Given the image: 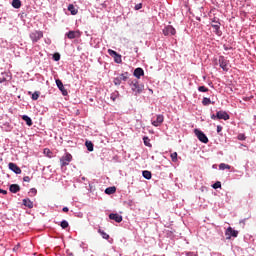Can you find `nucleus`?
<instances>
[{"instance_id":"f257e3e1","label":"nucleus","mask_w":256,"mask_h":256,"mask_svg":"<svg viewBox=\"0 0 256 256\" xmlns=\"http://www.w3.org/2000/svg\"><path fill=\"white\" fill-rule=\"evenodd\" d=\"M128 83L131 91H133L135 95H141V93L145 91V85L139 83V80H129Z\"/></svg>"},{"instance_id":"f03ea898","label":"nucleus","mask_w":256,"mask_h":256,"mask_svg":"<svg viewBox=\"0 0 256 256\" xmlns=\"http://www.w3.org/2000/svg\"><path fill=\"white\" fill-rule=\"evenodd\" d=\"M71 161H73V155L66 152L65 155L60 158V165L61 167H67Z\"/></svg>"},{"instance_id":"7ed1b4c3","label":"nucleus","mask_w":256,"mask_h":256,"mask_svg":"<svg viewBox=\"0 0 256 256\" xmlns=\"http://www.w3.org/2000/svg\"><path fill=\"white\" fill-rule=\"evenodd\" d=\"M211 27H213L214 33L218 37H221V35H223V32H221V22H219V20H216V19L212 20Z\"/></svg>"},{"instance_id":"20e7f679","label":"nucleus","mask_w":256,"mask_h":256,"mask_svg":"<svg viewBox=\"0 0 256 256\" xmlns=\"http://www.w3.org/2000/svg\"><path fill=\"white\" fill-rule=\"evenodd\" d=\"M127 79H129V72H124L122 74H120V76L114 78L113 83L116 86L121 85L122 81H127Z\"/></svg>"},{"instance_id":"39448f33","label":"nucleus","mask_w":256,"mask_h":256,"mask_svg":"<svg viewBox=\"0 0 256 256\" xmlns=\"http://www.w3.org/2000/svg\"><path fill=\"white\" fill-rule=\"evenodd\" d=\"M30 39L33 43H37L41 39H43V32L42 31H33L30 33Z\"/></svg>"},{"instance_id":"423d86ee","label":"nucleus","mask_w":256,"mask_h":256,"mask_svg":"<svg viewBox=\"0 0 256 256\" xmlns=\"http://www.w3.org/2000/svg\"><path fill=\"white\" fill-rule=\"evenodd\" d=\"M194 133H195L197 139H199V141H201V143H209V138H207V135H205V133H203V131H201L199 129H195Z\"/></svg>"},{"instance_id":"0eeeda50","label":"nucleus","mask_w":256,"mask_h":256,"mask_svg":"<svg viewBox=\"0 0 256 256\" xmlns=\"http://www.w3.org/2000/svg\"><path fill=\"white\" fill-rule=\"evenodd\" d=\"M218 63L223 71H229V60H227L224 56L219 57Z\"/></svg>"},{"instance_id":"6e6552de","label":"nucleus","mask_w":256,"mask_h":256,"mask_svg":"<svg viewBox=\"0 0 256 256\" xmlns=\"http://www.w3.org/2000/svg\"><path fill=\"white\" fill-rule=\"evenodd\" d=\"M226 239H231V237H237L239 235V231L234 230L232 227H228L225 231Z\"/></svg>"},{"instance_id":"1a4fd4ad","label":"nucleus","mask_w":256,"mask_h":256,"mask_svg":"<svg viewBox=\"0 0 256 256\" xmlns=\"http://www.w3.org/2000/svg\"><path fill=\"white\" fill-rule=\"evenodd\" d=\"M163 121H165V117L163 115H157L156 120L152 121V125L154 127H161L163 124Z\"/></svg>"},{"instance_id":"9d476101","label":"nucleus","mask_w":256,"mask_h":256,"mask_svg":"<svg viewBox=\"0 0 256 256\" xmlns=\"http://www.w3.org/2000/svg\"><path fill=\"white\" fill-rule=\"evenodd\" d=\"M8 167H9L10 171H13V173H16V175H21V168L19 166H17V164L10 162L8 164Z\"/></svg>"},{"instance_id":"9b49d317","label":"nucleus","mask_w":256,"mask_h":256,"mask_svg":"<svg viewBox=\"0 0 256 256\" xmlns=\"http://www.w3.org/2000/svg\"><path fill=\"white\" fill-rule=\"evenodd\" d=\"M175 33H177V31L174 29L173 26L169 25V26H166L164 29H163V34L165 36H169V35H175Z\"/></svg>"},{"instance_id":"f8f14e48","label":"nucleus","mask_w":256,"mask_h":256,"mask_svg":"<svg viewBox=\"0 0 256 256\" xmlns=\"http://www.w3.org/2000/svg\"><path fill=\"white\" fill-rule=\"evenodd\" d=\"M56 85H57L58 89H60L62 95H64V96L68 95L67 89H65V86H63V82L60 79L56 80Z\"/></svg>"},{"instance_id":"ddd939ff","label":"nucleus","mask_w":256,"mask_h":256,"mask_svg":"<svg viewBox=\"0 0 256 256\" xmlns=\"http://www.w3.org/2000/svg\"><path fill=\"white\" fill-rule=\"evenodd\" d=\"M109 219H111L112 221H115L116 223H121V221H123V216L117 213H111L109 214Z\"/></svg>"},{"instance_id":"4468645a","label":"nucleus","mask_w":256,"mask_h":256,"mask_svg":"<svg viewBox=\"0 0 256 256\" xmlns=\"http://www.w3.org/2000/svg\"><path fill=\"white\" fill-rule=\"evenodd\" d=\"M217 119H223L224 121H229L230 116L225 111H218L217 112Z\"/></svg>"},{"instance_id":"2eb2a0df","label":"nucleus","mask_w":256,"mask_h":256,"mask_svg":"<svg viewBox=\"0 0 256 256\" xmlns=\"http://www.w3.org/2000/svg\"><path fill=\"white\" fill-rule=\"evenodd\" d=\"M143 75H145V71L143 70V68H136L134 70V77H136L137 79H141Z\"/></svg>"},{"instance_id":"dca6fc26","label":"nucleus","mask_w":256,"mask_h":256,"mask_svg":"<svg viewBox=\"0 0 256 256\" xmlns=\"http://www.w3.org/2000/svg\"><path fill=\"white\" fill-rule=\"evenodd\" d=\"M81 34L79 33V31H69L66 36L68 37V39H75L77 37H79Z\"/></svg>"},{"instance_id":"f3484780","label":"nucleus","mask_w":256,"mask_h":256,"mask_svg":"<svg viewBox=\"0 0 256 256\" xmlns=\"http://www.w3.org/2000/svg\"><path fill=\"white\" fill-rule=\"evenodd\" d=\"M22 203L25 207H28V209H33V201H31L29 198L23 199Z\"/></svg>"},{"instance_id":"a211bd4d","label":"nucleus","mask_w":256,"mask_h":256,"mask_svg":"<svg viewBox=\"0 0 256 256\" xmlns=\"http://www.w3.org/2000/svg\"><path fill=\"white\" fill-rule=\"evenodd\" d=\"M9 189L11 193H19V191H21V187L18 184L10 185Z\"/></svg>"},{"instance_id":"6ab92c4d","label":"nucleus","mask_w":256,"mask_h":256,"mask_svg":"<svg viewBox=\"0 0 256 256\" xmlns=\"http://www.w3.org/2000/svg\"><path fill=\"white\" fill-rule=\"evenodd\" d=\"M22 119L26 122V125H28V127H31V125H33V120H31L29 116L23 115Z\"/></svg>"},{"instance_id":"aec40b11","label":"nucleus","mask_w":256,"mask_h":256,"mask_svg":"<svg viewBox=\"0 0 256 256\" xmlns=\"http://www.w3.org/2000/svg\"><path fill=\"white\" fill-rule=\"evenodd\" d=\"M117 191V188L115 186L108 187L105 189L106 195H113Z\"/></svg>"},{"instance_id":"412c9836","label":"nucleus","mask_w":256,"mask_h":256,"mask_svg":"<svg viewBox=\"0 0 256 256\" xmlns=\"http://www.w3.org/2000/svg\"><path fill=\"white\" fill-rule=\"evenodd\" d=\"M214 105L215 102H211V99L210 98H207V97H204L203 100H202V105H204V107H207V105Z\"/></svg>"},{"instance_id":"4be33fe9","label":"nucleus","mask_w":256,"mask_h":256,"mask_svg":"<svg viewBox=\"0 0 256 256\" xmlns=\"http://www.w3.org/2000/svg\"><path fill=\"white\" fill-rule=\"evenodd\" d=\"M12 7H14V9H21V0H13Z\"/></svg>"},{"instance_id":"5701e85b","label":"nucleus","mask_w":256,"mask_h":256,"mask_svg":"<svg viewBox=\"0 0 256 256\" xmlns=\"http://www.w3.org/2000/svg\"><path fill=\"white\" fill-rule=\"evenodd\" d=\"M68 11H70L71 15H77L78 11L75 9L73 4L68 5Z\"/></svg>"},{"instance_id":"b1692460","label":"nucleus","mask_w":256,"mask_h":256,"mask_svg":"<svg viewBox=\"0 0 256 256\" xmlns=\"http://www.w3.org/2000/svg\"><path fill=\"white\" fill-rule=\"evenodd\" d=\"M142 175H143L144 179H148V180L151 179V177H152L151 171H149V170H144L142 172Z\"/></svg>"},{"instance_id":"393cba45","label":"nucleus","mask_w":256,"mask_h":256,"mask_svg":"<svg viewBox=\"0 0 256 256\" xmlns=\"http://www.w3.org/2000/svg\"><path fill=\"white\" fill-rule=\"evenodd\" d=\"M44 155H46V157H49V159H51L53 157V152L49 150V148H45Z\"/></svg>"},{"instance_id":"a878e982","label":"nucleus","mask_w":256,"mask_h":256,"mask_svg":"<svg viewBox=\"0 0 256 256\" xmlns=\"http://www.w3.org/2000/svg\"><path fill=\"white\" fill-rule=\"evenodd\" d=\"M143 141L146 147H151V142H150L151 140L149 139V137L144 136Z\"/></svg>"},{"instance_id":"bb28decb","label":"nucleus","mask_w":256,"mask_h":256,"mask_svg":"<svg viewBox=\"0 0 256 256\" xmlns=\"http://www.w3.org/2000/svg\"><path fill=\"white\" fill-rule=\"evenodd\" d=\"M98 233H100V235H101V237H102L103 239H109V234H107L105 231L99 229V230H98Z\"/></svg>"},{"instance_id":"cd10ccee","label":"nucleus","mask_w":256,"mask_h":256,"mask_svg":"<svg viewBox=\"0 0 256 256\" xmlns=\"http://www.w3.org/2000/svg\"><path fill=\"white\" fill-rule=\"evenodd\" d=\"M219 169H221L222 171H225V169H231V166L225 163H221L219 165Z\"/></svg>"},{"instance_id":"c85d7f7f","label":"nucleus","mask_w":256,"mask_h":256,"mask_svg":"<svg viewBox=\"0 0 256 256\" xmlns=\"http://www.w3.org/2000/svg\"><path fill=\"white\" fill-rule=\"evenodd\" d=\"M85 145H86L88 151H93V142L86 141Z\"/></svg>"},{"instance_id":"c756f323","label":"nucleus","mask_w":256,"mask_h":256,"mask_svg":"<svg viewBox=\"0 0 256 256\" xmlns=\"http://www.w3.org/2000/svg\"><path fill=\"white\" fill-rule=\"evenodd\" d=\"M115 63H122L123 60L121 59V55L118 53L114 56Z\"/></svg>"},{"instance_id":"7c9ffc66","label":"nucleus","mask_w":256,"mask_h":256,"mask_svg":"<svg viewBox=\"0 0 256 256\" xmlns=\"http://www.w3.org/2000/svg\"><path fill=\"white\" fill-rule=\"evenodd\" d=\"M39 95H41V92L36 91L32 94V99L33 101H37V99H39Z\"/></svg>"},{"instance_id":"2f4dec72","label":"nucleus","mask_w":256,"mask_h":256,"mask_svg":"<svg viewBox=\"0 0 256 256\" xmlns=\"http://www.w3.org/2000/svg\"><path fill=\"white\" fill-rule=\"evenodd\" d=\"M198 91H200L201 93H207V91H209V88L205 86H199Z\"/></svg>"},{"instance_id":"473e14b6","label":"nucleus","mask_w":256,"mask_h":256,"mask_svg":"<svg viewBox=\"0 0 256 256\" xmlns=\"http://www.w3.org/2000/svg\"><path fill=\"white\" fill-rule=\"evenodd\" d=\"M60 225L62 229H67V227H69V222H67V220H63Z\"/></svg>"},{"instance_id":"72a5a7b5","label":"nucleus","mask_w":256,"mask_h":256,"mask_svg":"<svg viewBox=\"0 0 256 256\" xmlns=\"http://www.w3.org/2000/svg\"><path fill=\"white\" fill-rule=\"evenodd\" d=\"M173 163H177V152H173L171 155H170Z\"/></svg>"},{"instance_id":"f704fd0d","label":"nucleus","mask_w":256,"mask_h":256,"mask_svg":"<svg viewBox=\"0 0 256 256\" xmlns=\"http://www.w3.org/2000/svg\"><path fill=\"white\" fill-rule=\"evenodd\" d=\"M213 189H221V182L220 181H217L216 183H214L212 185Z\"/></svg>"},{"instance_id":"c9c22d12","label":"nucleus","mask_w":256,"mask_h":256,"mask_svg":"<svg viewBox=\"0 0 256 256\" xmlns=\"http://www.w3.org/2000/svg\"><path fill=\"white\" fill-rule=\"evenodd\" d=\"M53 59H54V61H60V59H61V54L55 53V54L53 55Z\"/></svg>"},{"instance_id":"e433bc0d","label":"nucleus","mask_w":256,"mask_h":256,"mask_svg":"<svg viewBox=\"0 0 256 256\" xmlns=\"http://www.w3.org/2000/svg\"><path fill=\"white\" fill-rule=\"evenodd\" d=\"M108 54H109L111 57H114V56L117 55L118 53L115 52L114 50L108 49Z\"/></svg>"},{"instance_id":"4c0bfd02","label":"nucleus","mask_w":256,"mask_h":256,"mask_svg":"<svg viewBox=\"0 0 256 256\" xmlns=\"http://www.w3.org/2000/svg\"><path fill=\"white\" fill-rule=\"evenodd\" d=\"M19 249H21V244L20 243H18L17 245L14 246L13 251L15 253H17V251H19Z\"/></svg>"},{"instance_id":"58836bf2","label":"nucleus","mask_w":256,"mask_h":256,"mask_svg":"<svg viewBox=\"0 0 256 256\" xmlns=\"http://www.w3.org/2000/svg\"><path fill=\"white\" fill-rule=\"evenodd\" d=\"M238 139H239V141H245V139H246L245 134H239Z\"/></svg>"},{"instance_id":"ea45409f","label":"nucleus","mask_w":256,"mask_h":256,"mask_svg":"<svg viewBox=\"0 0 256 256\" xmlns=\"http://www.w3.org/2000/svg\"><path fill=\"white\" fill-rule=\"evenodd\" d=\"M186 256H199V254L197 252H187Z\"/></svg>"},{"instance_id":"a19ab883","label":"nucleus","mask_w":256,"mask_h":256,"mask_svg":"<svg viewBox=\"0 0 256 256\" xmlns=\"http://www.w3.org/2000/svg\"><path fill=\"white\" fill-rule=\"evenodd\" d=\"M142 8H143V4H141V3L136 4V6H135L136 11H139V9H142Z\"/></svg>"},{"instance_id":"79ce46f5","label":"nucleus","mask_w":256,"mask_h":256,"mask_svg":"<svg viewBox=\"0 0 256 256\" xmlns=\"http://www.w3.org/2000/svg\"><path fill=\"white\" fill-rule=\"evenodd\" d=\"M23 181H25L26 183H29V181H31V178L29 176H25L23 178Z\"/></svg>"},{"instance_id":"37998d69","label":"nucleus","mask_w":256,"mask_h":256,"mask_svg":"<svg viewBox=\"0 0 256 256\" xmlns=\"http://www.w3.org/2000/svg\"><path fill=\"white\" fill-rule=\"evenodd\" d=\"M30 193H32V195H37V189L35 188L30 189Z\"/></svg>"},{"instance_id":"c03bdc74","label":"nucleus","mask_w":256,"mask_h":256,"mask_svg":"<svg viewBox=\"0 0 256 256\" xmlns=\"http://www.w3.org/2000/svg\"><path fill=\"white\" fill-rule=\"evenodd\" d=\"M221 131H223V127L218 125L217 126V133H221Z\"/></svg>"},{"instance_id":"a18cd8bd","label":"nucleus","mask_w":256,"mask_h":256,"mask_svg":"<svg viewBox=\"0 0 256 256\" xmlns=\"http://www.w3.org/2000/svg\"><path fill=\"white\" fill-rule=\"evenodd\" d=\"M0 193H2V195H7V190H3L0 188Z\"/></svg>"},{"instance_id":"49530a36","label":"nucleus","mask_w":256,"mask_h":256,"mask_svg":"<svg viewBox=\"0 0 256 256\" xmlns=\"http://www.w3.org/2000/svg\"><path fill=\"white\" fill-rule=\"evenodd\" d=\"M62 211H63L64 213H69V208H68V207H64V208L62 209Z\"/></svg>"},{"instance_id":"de8ad7c7","label":"nucleus","mask_w":256,"mask_h":256,"mask_svg":"<svg viewBox=\"0 0 256 256\" xmlns=\"http://www.w3.org/2000/svg\"><path fill=\"white\" fill-rule=\"evenodd\" d=\"M211 119H213V120L215 121V119H217V113H216V115H215V114H212V115H211Z\"/></svg>"},{"instance_id":"09e8293b","label":"nucleus","mask_w":256,"mask_h":256,"mask_svg":"<svg viewBox=\"0 0 256 256\" xmlns=\"http://www.w3.org/2000/svg\"><path fill=\"white\" fill-rule=\"evenodd\" d=\"M5 81H7V79H5V78H0V83H5Z\"/></svg>"},{"instance_id":"8fccbe9b","label":"nucleus","mask_w":256,"mask_h":256,"mask_svg":"<svg viewBox=\"0 0 256 256\" xmlns=\"http://www.w3.org/2000/svg\"><path fill=\"white\" fill-rule=\"evenodd\" d=\"M111 99H112V101H115V99H116L115 94H112V95H111Z\"/></svg>"}]
</instances>
